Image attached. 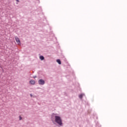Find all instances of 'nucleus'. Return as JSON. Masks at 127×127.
Returning <instances> with one entry per match:
<instances>
[{"label":"nucleus","mask_w":127,"mask_h":127,"mask_svg":"<svg viewBox=\"0 0 127 127\" xmlns=\"http://www.w3.org/2000/svg\"><path fill=\"white\" fill-rule=\"evenodd\" d=\"M52 117H53V115H52L51 120L52 121L54 125L58 124V125L60 126V127H62V126H63V123L62 122V119H61V117L59 116H55V121L54 118H52Z\"/></svg>","instance_id":"nucleus-1"},{"label":"nucleus","mask_w":127,"mask_h":127,"mask_svg":"<svg viewBox=\"0 0 127 127\" xmlns=\"http://www.w3.org/2000/svg\"><path fill=\"white\" fill-rule=\"evenodd\" d=\"M38 83L39 85H43L45 84V81L42 79H39L38 80Z\"/></svg>","instance_id":"nucleus-2"},{"label":"nucleus","mask_w":127,"mask_h":127,"mask_svg":"<svg viewBox=\"0 0 127 127\" xmlns=\"http://www.w3.org/2000/svg\"><path fill=\"white\" fill-rule=\"evenodd\" d=\"M15 39L17 43H18V44H20V40H19V38L17 37H15Z\"/></svg>","instance_id":"nucleus-3"},{"label":"nucleus","mask_w":127,"mask_h":127,"mask_svg":"<svg viewBox=\"0 0 127 127\" xmlns=\"http://www.w3.org/2000/svg\"><path fill=\"white\" fill-rule=\"evenodd\" d=\"M29 83L31 85H35V80H34L33 79H31V80H30Z\"/></svg>","instance_id":"nucleus-4"},{"label":"nucleus","mask_w":127,"mask_h":127,"mask_svg":"<svg viewBox=\"0 0 127 127\" xmlns=\"http://www.w3.org/2000/svg\"><path fill=\"white\" fill-rule=\"evenodd\" d=\"M83 98H86V96L85 95V94L82 93L80 95V99H82Z\"/></svg>","instance_id":"nucleus-5"},{"label":"nucleus","mask_w":127,"mask_h":127,"mask_svg":"<svg viewBox=\"0 0 127 127\" xmlns=\"http://www.w3.org/2000/svg\"><path fill=\"white\" fill-rule=\"evenodd\" d=\"M57 63H58V64H59V65H61L62 63H61V60H60V59H57Z\"/></svg>","instance_id":"nucleus-6"},{"label":"nucleus","mask_w":127,"mask_h":127,"mask_svg":"<svg viewBox=\"0 0 127 127\" xmlns=\"http://www.w3.org/2000/svg\"><path fill=\"white\" fill-rule=\"evenodd\" d=\"M40 59L42 61L44 60L45 59L44 57L43 56H40Z\"/></svg>","instance_id":"nucleus-7"},{"label":"nucleus","mask_w":127,"mask_h":127,"mask_svg":"<svg viewBox=\"0 0 127 127\" xmlns=\"http://www.w3.org/2000/svg\"><path fill=\"white\" fill-rule=\"evenodd\" d=\"M19 118L20 121H21V120H22V117H21V116H19Z\"/></svg>","instance_id":"nucleus-8"},{"label":"nucleus","mask_w":127,"mask_h":127,"mask_svg":"<svg viewBox=\"0 0 127 127\" xmlns=\"http://www.w3.org/2000/svg\"><path fill=\"white\" fill-rule=\"evenodd\" d=\"M16 1H17V2H19V0H16Z\"/></svg>","instance_id":"nucleus-9"},{"label":"nucleus","mask_w":127,"mask_h":127,"mask_svg":"<svg viewBox=\"0 0 127 127\" xmlns=\"http://www.w3.org/2000/svg\"><path fill=\"white\" fill-rule=\"evenodd\" d=\"M36 76H33V78H34V79H35V78H36Z\"/></svg>","instance_id":"nucleus-10"},{"label":"nucleus","mask_w":127,"mask_h":127,"mask_svg":"<svg viewBox=\"0 0 127 127\" xmlns=\"http://www.w3.org/2000/svg\"><path fill=\"white\" fill-rule=\"evenodd\" d=\"M2 71L4 72V69H2Z\"/></svg>","instance_id":"nucleus-11"},{"label":"nucleus","mask_w":127,"mask_h":127,"mask_svg":"<svg viewBox=\"0 0 127 127\" xmlns=\"http://www.w3.org/2000/svg\"><path fill=\"white\" fill-rule=\"evenodd\" d=\"M78 98H80V94L78 95Z\"/></svg>","instance_id":"nucleus-12"},{"label":"nucleus","mask_w":127,"mask_h":127,"mask_svg":"<svg viewBox=\"0 0 127 127\" xmlns=\"http://www.w3.org/2000/svg\"><path fill=\"white\" fill-rule=\"evenodd\" d=\"M31 97H32V94H30Z\"/></svg>","instance_id":"nucleus-13"},{"label":"nucleus","mask_w":127,"mask_h":127,"mask_svg":"<svg viewBox=\"0 0 127 127\" xmlns=\"http://www.w3.org/2000/svg\"><path fill=\"white\" fill-rule=\"evenodd\" d=\"M53 115H55V114L54 113H53Z\"/></svg>","instance_id":"nucleus-14"}]
</instances>
